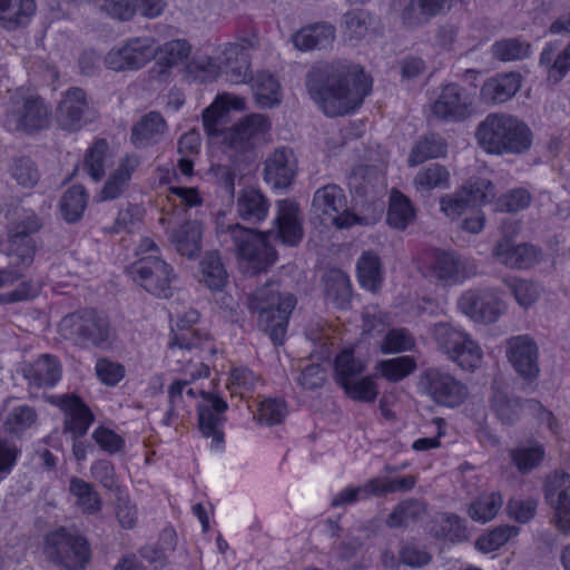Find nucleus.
<instances>
[{
    "mask_svg": "<svg viewBox=\"0 0 570 570\" xmlns=\"http://www.w3.org/2000/svg\"><path fill=\"white\" fill-rule=\"evenodd\" d=\"M198 320L199 313L189 311L171 327L173 337L168 343L166 357L169 363L177 364L176 370L181 371L184 376L175 379L168 386V410L164 423L170 425L180 411L186 410L202 395L204 403L198 407L200 431L205 436H212L213 443L219 446L224 440L220 429L225 422L223 413L227 410V403L215 394L191 386L196 380L209 375V367L204 363L205 354L215 352L210 336L195 327Z\"/></svg>",
    "mask_w": 570,
    "mask_h": 570,
    "instance_id": "f257e3e1",
    "label": "nucleus"
},
{
    "mask_svg": "<svg viewBox=\"0 0 570 570\" xmlns=\"http://www.w3.org/2000/svg\"><path fill=\"white\" fill-rule=\"evenodd\" d=\"M311 98L328 117L358 108L371 91V82L357 66L346 61L320 62L306 75Z\"/></svg>",
    "mask_w": 570,
    "mask_h": 570,
    "instance_id": "f03ea898",
    "label": "nucleus"
},
{
    "mask_svg": "<svg viewBox=\"0 0 570 570\" xmlns=\"http://www.w3.org/2000/svg\"><path fill=\"white\" fill-rule=\"evenodd\" d=\"M478 145L491 155H520L532 144V132L518 117L505 112L489 114L476 127Z\"/></svg>",
    "mask_w": 570,
    "mask_h": 570,
    "instance_id": "7ed1b4c3",
    "label": "nucleus"
},
{
    "mask_svg": "<svg viewBox=\"0 0 570 570\" xmlns=\"http://www.w3.org/2000/svg\"><path fill=\"white\" fill-rule=\"evenodd\" d=\"M296 304L292 294H282L276 283H267L246 297V306L257 315V325L275 345L285 340L289 315Z\"/></svg>",
    "mask_w": 570,
    "mask_h": 570,
    "instance_id": "20e7f679",
    "label": "nucleus"
},
{
    "mask_svg": "<svg viewBox=\"0 0 570 570\" xmlns=\"http://www.w3.org/2000/svg\"><path fill=\"white\" fill-rule=\"evenodd\" d=\"M59 332L63 338L82 348H107L114 337L108 318L91 308L63 316L59 323Z\"/></svg>",
    "mask_w": 570,
    "mask_h": 570,
    "instance_id": "39448f33",
    "label": "nucleus"
},
{
    "mask_svg": "<svg viewBox=\"0 0 570 570\" xmlns=\"http://www.w3.org/2000/svg\"><path fill=\"white\" fill-rule=\"evenodd\" d=\"M431 336L438 351L462 370L473 371L482 362V350L462 328L446 322H439L431 327Z\"/></svg>",
    "mask_w": 570,
    "mask_h": 570,
    "instance_id": "423d86ee",
    "label": "nucleus"
},
{
    "mask_svg": "<svg viewBox=\"0 0 570 570\" xmlns=\"http://www.w3.org/2000/svg\"><path fill=\"white\" fill-rule=\"evenodd\" d=\"M51 108L39 95L18 90L11 96L4 118L10 131L33 134L49 127Z\"/></svg>",
    "mask_w": 570,
    "mask_h": 570,
    "instance_id": "0eeeda50",
    "label": "nucleus"
},
{
    "mask_svg": "<svg viewBox=\"0 0 570 570\" xmlns=\"http://www.w3.org/2000/svg\"><path fill=\"white\" fill-rule=\"evenodd\" d=\"M365 370L366 362L356 357L353 350H343L335 358V380L345 394L354 401L372 403L379 389L374 376L363 375Z\"/></svg>",
    "mask_w": 570,
    "mask_h": 570,
    "instance_id": "6e6552de",
    "label": "nucleus"
},
{
    "mask_svg": "<svg viewBox=\"0 0 570 570\" xmlns=\"http://www.w3.org/2000/svg\"><path fill=\"white\" fill-rule=\"evenodd\" d=\"M43 550L49 560L68 570H80L90 559L87 540L77 531L63 527L46 535Z\"/></svg>",
    "mask_w": 570,
    "mask_h": 570,
    "instance_id": "1a4fd4ad",
    "label": "nucleus"
},
{
    "mask_svg": "<svg viewBox=\"0 0 570 570\" xmlns=\"http://www.w3.org/2000/svg\"><path fill=\"white\" fill-rule=\"evenodd\" d=\"M417 389L436 405L450 409L463 404L469 395V389L463 382L450 372L433 366L421 372Z\"/></svg>",
    "mask_w": 570,
    "mask_h": 570,
    "instance_id": "9d476101",
    "label": "nucleus"
},
{
    "mask_svg": "<svg viewBox=\"0 0 570 570\" xmlns=\"http://www.w3.org/2000/svg\"><path fill=\"white\" fill-rule=\"evenodd\" d=\"M475 275H478L475 261L455 252H435L426 268V276L444 286L462 284Z\"/></svg>",
    "mask_w": 570,
    "mask_h": 570,
    "instance_id": "9b49d317",
    "label": "nucleus"
},
{
    "mask_svg": "<svg viewBox=\"0 0 570 570\" xmlns=\"http://www.w3.org/2000/svg\"><path fill=\"white\" fill-rule=\"evenodd\" d=\"M128 274L135 283L155 296L167 298L171 295L174 271L158 256L141 257L129 267Z\"/></svg>",
    "mask_w": 570,
    "mask_h": 570,
    "instance_id": "f8f14e48",
    "label": "nucleus"
},
{
    "mask_svg": "<svg viewBox=\"0 0 570 570\" xmlns=\"http://www.w3.org/2000/svg\"><path fill=\"white\" fill-rule=\"evenodd\" d=\"M157 51L153 37H134L121 46L112 48L105 56V65L114 71L139 70L156 58Z\"/></svg>",
    "mask_w": 570,
    "mask_h": 570,
    "instance_id": "ddd939ff",
    "label": "nucleus"
},
{
    "mask_svg": "<svg viewBox=\"0 0 570 570\" xmlns=\"http://www.w3.org/2000/svg\"><path fill=\"white\" fill-rule=\"evenodd\" d=\"M312 207L325 224H332L337 228H348L357 223V216L347 208L344 190L335 184L318 188L314 194Z\"/></svg>",
    "mask_w": 570,
    "mask_h": 570,
    "instance_id": "4468645a",
    "label": "nucleus"
},
{
    "mask_svg": "<svg viewBox=\"0 0 570 570\" xmlns=\"http://www.w3.org/2000/svg\"><path fill=\"white\" fill-rule=\"evenodd\" d=\"M222 233L230 237L238 256L254 264L256 268L274 263L275 252L265 235L239 224L228 225Z\"/></svg>",
    "mask_w": 570,
    "mask_h": 570,
    "instance_id": "2eb2a0df",
    "label": "nucleus"
},
{
    "mask_svg": "<svg viewBox=\"0 0 570 570\" xmlns=\"http://www.w3.org/2000/svg\"><path fill=\"white\" fill-rule=\"evenodd\" d=\"M97 118V111L91 106L83 89L69 88L56 110L58 126L66 131H78Z\"/></svg>",
    "mask_w": 570,
    "mask_h": 570,
    "instance_id": "dca6fc26",
    "label": "nucleus"
},
{
    "mask_svg": "<svg viewBox=\"0 0 570 570\" xmlns=\"http://www.w3.org/2000/svg\"><path fill=\"white\" fill-rule=\"evenodd\" d=\"M258 45L255 35L244 36L234 42H227L222 48L220 66L229 82L239 85L250 79L249 52Z\"/></svg>",
    "mask_w": 570,
    "mask_h": 570,
    "instance_id": "f3484780",
    "label": "nucleus"
},
{
    "mask_svg": "<svg viewBox=\"0 0 570 570\" xmlns=\"http://www.w3.org/2000/svg\"><path fill=\"white\" fill-rule=\"evenodd\" d=\"M546 503L553 510V523L563 534H570V474L551 473L543 487Z\"/></svg>",
    "mask_w": 570,
    "mask_h": 570,
    "instance_id": "a211bd4d",
    "label": "nucleus"
},
{
    "mask_svg": "<svg viewBox=\"0 0 570 570\" xmlns=\"http://www.w3.org/2000/svg\"><path fill=\"white\" fill-rule=\"evenodd\" d=\"M458 305L465 315L482 323H494L507 311L505 303L493 289L466 291Z\"/></svg>",
    "mask_w": 570,
    "mask_h": 570,
    "instance_id": "6ab92c4d",
    "label": "nucleus"
},
{
    "mask_svg": "<svg viewBox=\"0 0 570 570\" xmlns=\"http://www.w3.org/2000/svg\"><path fill=\"white\" fill-rule=\"evenodd\" d=\"M505 353L515 372L527 381L539 376V347L529 335H517L507 340Z\"/></svg>",
    "mask_w": 570,
    "mask_h": 570,
    "instance_id": "aec40b11",
    "label": "nucleus"
},
{
    "mask_svg": "<svg viewBox=\"0 0 570 570\" xmlns=\"http://www.w3.org/2000/svg\"><path fill=\"white\" fill-rule=\"evenodd\" d=\"M472 97L458 83H449L432 106L435 117L443 120L462 121L471 115Z\"/></svg>",
    "mask_w": 570,
    "mask_h": 570,
    "instance_id": "412c9836",
    "label": "nucleus"
},
{
    "mask_svg": "<svg viewBox=\"0 0 570 570\" xmlns=\"http://www.w3.org/2000/svg\"><path fill=\"white\" fill-rule=\"evenodd\" d=\"M269 127L271 122L266 116L252 114L230 128L226 140L234 150L245 153L264 137Z\"/></svg>",
    "mask_w": 570,
    "mask_h": 570,
    "instance_id": "4be33fe9",
    "label": "nucleus"
},
{
    "mask_svg": "<svg viewBox=\"0 0 570 570\" xmlns=\"http://www.w3.org/2000/svg\"><path fill=\"white\" fill-rule=\"evenodd\" d=\"M296 169L297 164L292 149L281 147L265 160L264 179L273 188H286L292 184Z\"/></svg>",
    "mask_w": 570,
    "mask_h": 570,
    "instance_id": "5701e85b",
    "label": "nucleus"
},
{
    "mask_svg": "<svg viewBox=\"0 0 570 570\" xmlns=\"http://www.w3.org/2000/svg\"><path fill=\"white\" fill-rule=\"evenodd\" d=\"M276 237L283 244L296 246L303 238L302 217L296 203L283 199L277 203Z\"/></svg>",
    "mask_w": 570,
    "mask_h": 570,
    "instance_id": "b1692460",
    "label": "nucleus"
},
{
    "mask_svg": "<svg viewBox=\"0 0 570 570\" xmlns=\"http://www.w3.org/2000/svg\"><path fill=\"white\" fill-rule=\"evenodd\" d=\"M518 72L499 73L485 80L480 89V98L485 104L499 105L509 101L521 87Z\"/></svg>",
    "mask_w": 570,
    "mask_h": 570,
    "instance_id": "393cba45",
    "label": "nucleus"
},
{
    "mask_svg": "<svg viewBox=\"0 0 570 570\" xmlns=\"http://www.w3.org/2000/svg\"><path fill=\"white\" fill-rule=\"evenodd\" d=\"M22 372L30 386L53 387L61 379L62 366L57 356L42 354L26 365Z\"/></svg>",
    "mask_w": 570,
    "mask_h": 570,
    "instance_id": "a878e982",
    "label": "nucleus"
},
{
    "mask_svg": "<svg viewBox=\"0 0 570 570\" xmlns=\"http://www.w3.org/2000/svg\"><path fill=\"white\" fill-rule=\"evenodd\" d=\"M540 252L529 244H513L511 239L500 240L493 249V256L509 268H529L539 261Z\"/></svg>",
    "mask_w": 570,
    "mask_h": 570,
    "instance_id": "bb28decb",
    "label": "nucleus"
},
{
    "mask_svg": "<svg viewBox=\"0 0 570 570\" xmlns=\"http://www.w3.org/2000/svg\"><path fill=\"white\" fill-rule=\"evenodd\" d=\"M59 405L66 414L65 429L73 439L83 436L95 420L90 409L76 395H62Z\"/></svg>",
    "mask_w": 570,
    "mask_h": 570,
    "instance_id": "cd10ccee",
    "label": "nucleus"
},
{
    "mask_svg": "<svg viewBox=\"0 0 570 570\" xmlns=\"http://www.w3.org/2000/svg\"><path fill=\"white\" fill-rule=\"evenodd\" d=\"M139 165V160L134 156L121 158L117 167L109 174L97 200L107 202L121 197L129 187L131 176Z\"/></svg>",
    "mask_w": 570,
    "mask_h": 570,
    "instance_id": "c85d7f7f",
    "label": "nucleus"
},
{
    "mask_svg": "<svg viewBox=\"0 0 570 570\" xmlns=\"http://www.w3.org/2000/svg\"><path fill=\"white\" fill-rule=\"evenodd\" d=\"M458 0H410L402 11V20L409 27H417L432 18L448 13Z\"/></svg>",
    "mask_w": 570,
    "mask_h": 570,
    "instance_id": "c756f323",
    "label": "nucleus"
},
{
    "mask_svg": "<svg viewBox=\"0 0 570 570\" xmlns=\"http://www.w3.org/2000/svg\"><path fill=\"white\" fill-rule=\"evenodd\" d=\"M269 206L268 198L254 187L242 189L236 203L238 216L249 224H258L265 220Z\"/></svg>",
    "mask_w": 570,
    "mask_h": 570,
    "instance_id": "7c9ffc66",
    "label": "nucleus"
},
{
    "mask_svg": "<svg viewBox=\"0 0 570 570\" xmlns=\"http://www.w3.org/2000/svg\"><path fill=\"white\" fill-rule=\"evenodd\" d=\"M335 39V28L328 22L306 26L292 36L294 47L301 51L323 49Z\"/></svg>",
    "mask_w": 570,
    "mask_h": 570,
    "instance_id": "2f4dec72",
    "label": "nucleus"
},
{
    "mask_svg": "<svg viewBox=\"0 0 570 570\" xmlns=\"http://www.w3.org/2000/svg\"><path fill=\"white\" fill-rule=\"evenodd\" d=\"M243 109H245L243 98L229 94L218 96L203 112V124L206 131L209 135H217L222 130V125L226 121L227 112Z\"/></svg>",
    "mask_w": 570,
    "mask_h": 570,
    "instance_id": "473e14b6",
    "label": "nucleus"
},
{
    "mask_svg": "<svg viewBox=\"0 0 570 570\" xmlns=\"http://www.w3.org/2000/svg\"><path fill=\"white\" fill-rule=\"evenodd\" d=\"M557 41L548 42L540 53L539 63L544 67L550 82L561 81L570 70V42L559 52Z\"/></svg>",
    "mask_w": 570,
    "mask_h": 570,
    "instance_id": "72a5a7b5",
    "label": "nucleus"
},
{
    "mask_svg": "<svg viewBox=\"0 0 570 570\" xmlns=\"http://www.w3.org/2000/svg\"><path fill=\"white\" fill-rule=\"evenodd\" d=\"M176 250L188 258H194L202 248V225L197 220H187L170 234Z\"/></svg>",
    "mask_w": 570,
    "mask_h": 570,
    "instance_id": "f704fd0d",
    "label": "nucleus"
},
{
    "mask_svg": "<svg viewBox=\"0 0 570 570\" xmlns=\"http://www.w3.org/2000/svg\"><path fill=\"white\" fill-rule=\"evenodd\" d=\"M36 9V0H0V24L7 29L24 26Z\"/></svg>",
    "mask_w": 570,
    "mask_h": 570,
    "instance_id": "c9c22d12",
    "label": "nucleus"
},
{
    "mask_svg": "<svg viewBox=\"0 0 570 570\" xmlns=\"http://www.w3.org/2000/svg\"><path fill=\"white\" fill-rule=\"evenodd\" d=\"M167 125L159 112L151 111L144 116L131 129V140L144 147L157 142L166 132Z\"/></svg>",
    "mask_w": 570,
    "mask_h": 570,
    "instance_id": "e433bc0d",
    "label": "nucleus"
},
{
    "mask_svg": "<svg viewBox=\"0 0 570 570\" xmlns=\"http://www.w3.org/2000/svg\"><path fill=\"white\" fill-rule=\"evenodd\" d=\"M69 493L75 498V504L87 514H96L102 509V500L95 487L78 478L69 481Z\"/></svg>",
    "mask_w": 570,
    "mask_h": 570,
    "instance_id": "4c0bfd02",
    "label": "nucleus"
},
{
    "mask_svg": "<svg viewBox=\"0 0 570 570\" xmlns=\"http://www.w3.org/2000/svg\"><path fill=\"white\" fill-rule=\"evenodd\" d=\"M249 81H252L256 101L261 107L269 108L281 102V86L273 75L261 71L254 77L250 76Z\"/></svg>",
    "mask_w": 570,
    "mask_h": 570,
    "instance_id": "58836bf2",
    "label": "nucleus"
},
{
    "mask_svg": "<svg viewBox=\"0 0 570 570\" xmlns=\"http://www.w3.org/2000/svg\"><path fill=\"white\" fill-rule=\"evenodd\" d=\"M425 513L426 505L423 501L409 498L394 507L386 519V524L390 528L407 527L421 520Z\"/></svg>",
    "mask_w": 570,
    "mask_h": 570,
    "instance_id": "ea45409f",
    "label": "nucleus"
},
{
    "mask_svg": "<svg viewBox=\"0 0 570 570\" xmlns=\"http://www.w3.org/2000/svg\"><path fill=\"white\" fill-rule=\"evenodd\" d=\"M491 410L503 424L515 423L525 409V401L501 390H494L491 396Z\"/></svg>",
    "mask_w": 570,
    "mask_h": 570,
    "instance_id": "a19ab883",
    "label": "nucleus"
},
{
    "mask_svg": "<svg viewBox=\"0 0 570 570\" xmlns=\"http://www.w3.org/2000/svg\"><path fill=\"white\" fill-rule=\"evenodd\" d=\"M357 276L361 285L372 292L380 288L383 282V267L374 252H364L357 261Z\"/></svg>",
    "mask_w": 570,
    "mask_h": 570,
    "instance_id": "79ce46f5",
    "label": "nucleus"
},
{
    "mask_svg": "<svg viewBox=\"0 0 570 570\" xmlns=\"http://www.w3.org/2000/svg\"><path fill=\"white\" fill-rule=\"evenodd\" d=\"M88 197V193L80 185L68 188L59 202L62 218L69 224L78 222L87 207Z\"/></svg>",
    "mask_w": 570,
    "mask_h": 570,
    "instance_id": "37998d69",
    "label": "nucleus"
},
{
    "mask_svg": "<svg viewBox=\"0 0 570 570\" xmlns=\"http://www.w3.org/2000/svg\"><path fill=\"white\" fill-rule=\"evenodd\" d=\"M449 180V170L443 165L433 163L420 169L413 183L419 191L429 193L435 188H448Z\"/></svg>",
    "mask_w": 570,
    "mask_h": 570,
    "instance_id": "c03bdc74",
    "label": "nucleus"
},
{
    "mask_svg": "<svg viewBox=\"0 0 570 570\" xmlns=\"http://www.w3.org/2000/svg\"><path fill=\"white\" fill-rule=\"evenodd\" d=\"M7 255L14 266H29L33 262L36 242L32 236L9 234Z\"/></svg>",
    "mask_w": 570,
    "mask_h": 570,
    "instance_id": "a18cd8bd",
    "label": "nucleus"
},
{
    "mask_svg": "<svg viewBox=\"0 0 570 570\" xmlns=\"http://www.w3.org/2000/svg\"><path fill=\"white\" fill-rule=\"evenodd\" d=\"M414 216L410 200L400 191H393L386 218L389 225L403 230L414 219Z\"/></svg>",
    "mask_w": 570,
    "mask_h": 570,
    "instance_id": "49530a36",
    "label": "nucleus"
},
{
    "mask_svg": "<svg viewBox=\"0 0 570 570\" xmlns=\"http://www.w3.org/2000/svg\"><path fill=\"white\" fill-rule=\"evenodd\" d=\"M202 282L212 291H220L226 285L227 273L215 253L207 254L200 262Z\"/></svg>",
    "mask_w": 570,
    "mask_h": 570,
    "instance_id": "de8ad7c7",
    "label": "nucleus"
},
{
    "mask_svg": "<svg viewBox=\"0 0 570 570\" xmlns=\"http://www.w3.org/2000/svg\"><path fill=\"white\" fill-rule=\"evenodd\" d=\"M446 146L442 138L436 135H430L419 140L413 147L407 163L409 166H417L428 159L438 158L444 155Z\"/></svg>",
    "mask_w": 570,
    "mask_h": 570,
    "instance_id": "09e8293b",
    "label": "nucleus"
},
{
    "mask_svg": "<svg viewBox=\"0 0 570 570\" xmlns=\"http://www.w3.org/2000/svg\"><path fill=\"white\" fill-rule=\"evenodd\" d=\"M108 150L107 141L105 139H98L85 155L82 168L96 181L100 180L105 175Z\"/></svg>",
    "mask_w": 570,
    "mask_h": 570,
    "instance_id": "8fccbe9b",
    "label": "nucleus"
},
{
    "mask_svg": "<svg viewBox=\"0 0 570 570\" xmlns=\"http://www.w3.org/2000/svg\"><path fill=\"white\" fill-rule=\"evenodd\" d=\"M376 370L387 381L399 382L414 373L416 370V361L409 355L383 360L377 363Z\"/></svg>",
    "mask_w": 570,
    "mask_h": 570,
    "instance_id": "3c124183",
    "label": "nucleus"
},
{
    "mask_svg": "<svg viewBox=\"0 0 570 570\" xmlns=\"http://www.w3.org/2000/svg\"><path fill=\"white\" fill-rule=\"evenodd\" d=\"M156 51L157 63L160 67L169 68L184 62L188 58L190 46L184 39H176L159 46Z\"/></svg>",
    "mask_w": 570,
    "mask_h": 570,
    "instance_id": "603ef678",
    "label": "nucleus"
},
{
    "mask_svg": "<svg viewBox=\"0 0 570 570\" xmlns=\"http://www.w3.org/2000/svg\"><path fill=\"white\" fill-rule=\"evenodd\" d=\"M502 504L503 500L500 493L483 494L470 505L469 514L474 521L485 523L497 515Z\"/></svg>",
    "mask_w": 570,
    "mask_h": 570,
    "instance_id": "864d4df0",
    "label": "nucleus"
},
{
    "mask_svg": "<svg viewBox=\"0 0 570 570\" xmlns=\"http://www.w3.org/2000/svg\"><path fill=\"white\" fill-rule=\"evenodd\" d=\"M491 51L493 57L501 61H514L528 58L531 53V46L517 38H509L495 41Z\"/></svg>",
    "mask_w": 570,
    "mask_h": 570,
    "instance_id": "5fc2aeb1",
    "label": "nucleus"
},
{
    "mask_svg": "<svg viewBox=\"0 0 570 570\" xmlns=\"http://www.w3.org/2000/svg\"><path fill=\"white\" fill-rule=\"evenodd\" d=\"M325 287L327 296L335 304L343 306L351 297V282L342 271L333 269L325 277Z\"/></svg>",
    "mask_w": 570,
    "mask_h": 570,
    "instance_id": "6e6d98bb",
    "label": "nucleus"
},
{
    "mask_svg": "<svg viewBox=\"0 0 570 570\" xmlns=\"http://www.w3.org/2000/svg\"><path fill=\"white\" fill-rule=\"evenodd\" d=\"M504 284L510 289L517 303L523 308L533 305L541 294L540 286L532 281L508 278L504 279Z\"/></svg>",
    "mask_w": 570,
    "mask_h": 570,
    "instance_id": "4d7b16f0",
    "label": "nucleus"
},
{
    "mask_svg": "<svg viewBox=\"0 0 570 570\" xmlns=\"http://www.w3.org/2000/svg\"><path fill=\"white\" fill-rule=\"evenodd\" d=\"M10 175L23 188H32L40 180L37 165L28 157L16 158L10 167Z\"/></svg>",
    "mask_w": 570,
    "mask_h": 570,
    "instance_id": "13d9d810",
    "label": "nucleus"
},
{
    "mask_svg": "<svg viewBox=\"0 0 570 570\" xmlns=\"http://www.w3.org/2000/svg\"><path fill=\"white\" fill-rule=\"evenodd\" d=\"M90 473L92 479L99 482L106 490L115 494H121V491H124L112 462L105 459L97 460L91 464Z\"/></svg>",
    "mask_w": 570,
    "mask_h": 570,
    "instance_id": "bf43d9fd",
    "label": "nucleus"
},
{
    "mask_svg": "<svg viewBox=\"0 0 570 570\" xmlns=\"http://www.w3.org/2000/svg\"><path fill=\"white\" fill-rule=\"evenodd\" d=\"M518 534V528L501 525L478 538L475 547L483 553L493 552Z\"/></svg>",
    "mask_w": 570,
    "mask_h": 570,
    "instance_id": "052dcab7",
    "label": "nucleus"
},
{
    "mask_svg": "<svg viewBox=\"0 0 570 570\" xmlns=\"http://www.w3.org/2000/svg\"><path fill=\"white\" fill-rule=\"evenodd\" d=\"M531 202V193L527 188L517 187L501 195L495 203V208L503 213H518L528 208Z\"/></svg>",
    "mask_w": 570,
    "mask_h": 570,
    "instance_id": "680f3d73",
    "label": "nucleus"
},
{
    "mask_svg": "<svg viewBox=\"0 0 570 570\" xmlns=\"http://www.w3.org/2000/svg\"><path fill=\"white\" fill-rule=\"evenodd\" d=\"M414 347L415 338L406 328L390 330L381 343V351L384 354L413 351Z\"/></svg>",
    "mask_w": 570,
    "mask_h": 570,
    "instance_id": "e2e57ef3",
    "label": "nucleus"
},
{
    "mask_svg": "<svg viewBox=\"0 0 570 570\" xmlns=\"http://www.w3.org/2000/svg\"><path fill=\"white\" fill-rule=\"evenodd\" d=\"M416 484V476L404 475L399 478H373L371 487L375 497L386 495L395 492H407Z\"/></svg>",
    "mask_w": 570,
    "mask_h": 570,
    "instance_id": "0e129e2a",
    "label": "nucleus"
},
{
    "mask_svg": "<svg viewBox=\"0 0 570 570\" xmlns=\"http://www.w3.org/2000/svg\"><path fill=\"white\" fill-rule=\"evenodd\" d=\"M286 405L281 399H264L258 403L255 419L265 425L279 424L286 416Z\"/></svg>",
    "mask_w": 570,
    "mask_h": 570,
    "instance_id": "69168bd1",
    "label": "nucleus"
},
{
    "mask_svg": "<svg viewBox=\"0 0 570 570\" xmlns=\"http://www.w3.org/2000/svg\"><path fill=\"white\" fill-rule=\"evenodd\" d=\"M470 200L472 207L488 203L495 196L494 185L485 178L468 181L461 189Z\"/></svg>",
    "mask_w": 570,
    "mask_h": 570,
    "instance_id": "338daca9",
    "label": "nucleus"
},
{
    "mask_svg": "<svg viewBox=\"0 0 570 570\" xmlns=\"http://www.w3.org/2000/svg\"><path fill=\"white\" fill-rule=\"evenodd\" d=\"M544 455L542 445L520 446L511 451V459L521 472H528L540 464Z\"/></svg>",
    "mask_w": 570,
    "mask_h": 570,
    "instance_id": "774afa93",
    "label": "nucleus"
}]
</instances>
